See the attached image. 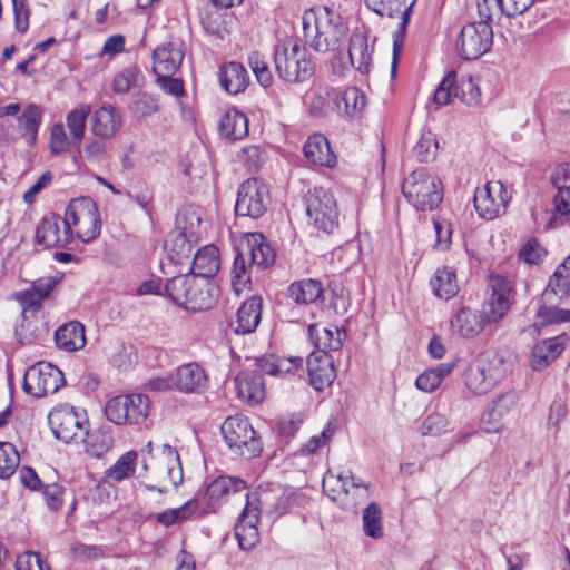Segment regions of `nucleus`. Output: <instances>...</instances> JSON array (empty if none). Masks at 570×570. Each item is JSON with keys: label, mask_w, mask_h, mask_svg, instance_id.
Listing matches in <instances>:
<instances>
[{"label": "nucleus", "mask_w": 570, "mask_h": 570, "mask_svg": "<svg viewBox=\"0 0 570 570\" xmlns=\"http://www.w3.org/2000/svg\"><path fill=\"white\" fill-rule=\"evenodd\" d=\"M164 291L176 305L191 312L210 309L218 297V287L210 279L193 273L171 277Z\"/></svg>", "instance_id": "f257e3e1"}, {"label": "nucleus", "mask_w": 570, "mask_h": 570, "mask_svg": "<svg viewBox=\"0 0 570 570\" xmlns=\"http://www.w3.org/2000/svg\"><path fill=\"white\" fill-rule=\"evenodd\" d=\"M302 24L305 41L317 52L338 49L347 31L340 13L327 7L318 11L306 10Z\"/></svg>", "instance_id": "f03ea898"}, {"label": "nucleus", "mask_w": 570, "mask_h": 570, "mask_svg": "<svg viewBox=\"0 0 570 570\" xmlns=\"http://www.w3.org/2000/svg\"><path fill=\"white\" fill-rule=\"evenodd\" d=\"M274 63L278 77L286 82H303L314 73V65L307 50L289 40L275 47Z\"/></svg>", "instance_id": "7ed1b4c3"}, {"label": "nucleus", "mask_w": 570, "mask_h": 570, "mask_svg": "<svg viewBox=\"0 0 570 570\" xmlns=\"http://www.w3.org/2000/svg\"><path fill=\"white\" fill-rule=\"evenodd\" d=\"M402 194L416 209L433 210L443 199V187L426 169L419 168L403 180Z\"/></svg>", "instance_id": "20e7f679"}, {"label": "nucleus", "mask_w": 570, "mask_h": 570, "mask_svg": "<svg viewBox=\"0 0 570 570\" xmlns=\"http://www.w3.org/2000/svg\"><path fill=\"white\" fill-rule=\"evenodd\" d=\"M202 219L196 210L186 209L180 212L176 218V226L165 242V248L168 252V258L175 264H181L184 259H189L193 250V243L199 236V226Z\"/></svg>", "instance_id": "39448f33"}, {"label": "nucleus", "mask_w": 570, "mask_h": 570, "mask_svg": "<svg viewBox=\"0 0 570 570\" xmlns=\"http://www.w3.org/2000/svg\"><path fill=\"white\" fill-rule=\"evenodd\" d=\"M220 434L236 455L252 459L259 455L263 450L259 436L244 415L228 416L220 426Z\"/></svg>", "instance_id": "423d86ee"}, {"label": "nucleus", "mask_w": 570, "mask_h": 570, "mask_svg": "<svg viewBox=\"0 0 570 570\" xmlns=\"http://www.w3.org/2000/svg\"><path fill=\"white\" fill-rule=\"evenodd\" d=\"M65 218L77 237L89 243L100 234L101 222L96 203L90 197H79L70 200Z\"/></svg>", "instance_id": "0eeeda50"}, {"label": "nucleus", "mask_w": 570, "mask_h": 570, "mask_svg": "<svg viewBox=\"0 0 570 570\" xmlns=\"http://www.w3.org/2000/svg\"><path fill=\"white\" fill-rule=\"evenodd\" d=\"M149 414V399L141 393L118 395L105 405L106 417L117 425L140 424Z\"/></svg>", "instance_id": "6e6552de"}, {"label": "nucleus", "mask_w": 570, "mask_h": 570, "mask_svg": "<svg viewBox=\"0 0 570 570\" xmlns=\"http://www.w3.org/2000/svg\"><path fill=\"white\" fill-rule=\"evenodd\" d=\"M306 213L313 225L331 234L338 227V210L332 193L323 187H315L305 197Z\"/></svg>", "instance_id": "1a4fd4ad"}, {"label": "nucleus", "mask_w": 570, "mask_h": 570, "mask_svg": "<svg viewBox=\"0 0 570 570\" xmlns=\"http://www.w3.org/2000/svg\"><path fill=\"white\" fill-rule=\"evenodd\" d=\"M365 3L368 9L380 17L395 18L397 14L401 16V22L393 35V61L391 69L392 75H394L396 72L399 55L404 46L406 29L415 0L410 4H406V0H365Z\"/></svg>", "instance_id": "9d476101"}, {"label": "nucleus", "mask_w": 570, "mask_h": 570, "mask_svg": "<svg viewBox=\"0 0 570 570\" xmlns=\"http://www.w3.org/2000/svg\"><path fill=\"white\" fill-rule=\"evenodd\" d=\"M493 31L487 21L471 22L462 27L456 38V50L464 60H475L492 47Z\"/></svg>", "instance_id": "9b49d317"}, {"label": "nucleus", "mask_w": 570, "mask_h": 570, "mask_svg": "<svg viewBox=\"0 0 570 570\" xmlns=\"http://www.w3.org/2000/svg\"><path fill=\"white\" fill-rule=\"evenodd\" d=\"M65 383L63 374L57 366L39 362L26 371L22 386L26 393L42 397L56 393Z\"/></svg>", "instance_id": "f8f14e48"}, {"label": "nucleus", "mask_w": 570, "mask_h": 570, "mask_svg": "<svg viewBox=\"0 0 570 570\" xmlns=\"http://www.w3.org/2000/svg\"><path fill=\"white\" fill-rule=\"evenodd\" d=\"M269 200L268 187L256 178L248 179L238 188L235 212L239 216L258 218L266 212Z\"/></svg>", "instance_id": "ddd939ff"}, {"label": "nucleus", "mask_w": 570, "mask_h": 570, "mask_svg": "<svg viewBox=\"0 0 570 570\" xmlns=\"http://www.w3.org/2000/svg\"><path fill=\"white\" fill-rule=\"evenodd\" d=\"M511 195L500 180L488 181L474 193V207L484 219L491 220L505 213Z\"/></svg>", "instance_id": "4468645a"}, {"label": "nucleus", "mask_w": 570, "mask_h": 570, "mask_svg": "<svg viewBox=\"0 0 570 570\" xmlns=\"http://www.w3.org/2000/svg\"><path fill=\"white\" fill-rule=\"evenodd\" d=\"M48 421L55 436L65 443H70L79 433L82 434L88 424L86 412L69 405L52 410Z\"/></svg>", "instance_id": "2eb2a0df"}, {"label": "nucleus", "mask_w": 570, "mask_h": 570, "mask_svg": "<svg viewBox=\"0 0 570 570\" xmlns=\"http://www.w3.org/2000/svg\"><path fill=\"white\" fill-rule=\"evenodd\" d=\"M248 501L259 509V513L264 512L272 520H276L289 510L292 494L279 484H262L255 492L247 495Z\"/></svg>", "instance_id": "dca6fc26"}, {"label": "nucleus", "mask_w": 570, "mask_h": 570, "mask_svg": "<svg viewBox=\"0 0 570 570\" xmlns=\"http://www.w3.org/2000/svg\"><path fill=\"white\" fill-rule=\"evenodd\" d=\"M488 289V309L484 311L488 318L492 322H499L510 311L514 303V291L510 281L501 275H491L489 277Z\"/></svg>", "instance_id": "f3484780"}, {"label": "nucleus", "mask_w": 570, "mask_h": 570, "mask_svg": "<svg viewBox=\"0 0 570 570\" xmlns=\"http://www.w3.org/2000/svg\"><path fill=\"white\" fill-rule=\"evenodd\" d=\"M36 243L45 248L63 247L72 239V229L66 218L56 214L45 216L36 229Z\"/></svg>", "instance_id": "a211bd4d"}, {"label": "nucleus", "mask_w": 570, "mask_h": 570, "mask_svg": "<svg viewBox=\"0 0 570 570\" xmlns=\"http://www.w3.org/2000/svg\"><path fill=\"white\" fill-rule=\"evenodd\" d=\"M306 366L309 384L317 392L330 387L336 377L334 360L328 353H311Z\"/></svg>", "instance_id": "6ab92c4d"}, {"label": "nucleus", "mask_w": 570, "mask_h": 570, "mask_svg": "<svg viewBox=\"0 0 570 570\" xmlns=\"http://www.w3.org/2000/svg\"><path fill=\"white\" fill-rule=\"evenodd\" d=\"M238 248L250 262V266L266 269L275 262V250L261 233L247 234Z\"/></svg>", "instance_id": "aec40b11"}, {"label": "nucleus", "mask_w": 570, "mask_h": 570, "mask_svg": "<svg viewBox=\"0 0 570 570\" xmlns=\"http://www.w3.org/2000/svg\"><path fill=\"white\" fill-rule=\"evenodd\" d=\"M246 488V482L240 478L220 475L210 482L202 498H197L206 502L207 510L202 513L214 512L222 503L225 497L230 493H237Z\"/></svg>", "instance_id": "412c9836"}, {"label": "nucleus", "mask_w": 570, "mask_h": 570, "mask_svg": "<svg viewBox=\"0 0 570 570\" xmlns=\"http://www.w3.org/2000/svg\"><path fill=\"white\" fill-rule=\"evenodd\" d=\"M258 520L259 509L253 507V502L248 501L234 528L235 537L242 550H250L258 543Z\"/></svg>", "instance_id": "4be33fe9"}, {"label": "nucleus", "mask_w": 570, "mask_h": 570, "mask_svg": "<svg viewBox=\"0 0 570 570\" xmlns=\"http://www.w3.org/2000/svg\"><path fill=\"white\" fill-rule=\"evenodd\" d=\"M208 382L205 370L195 362L180 365L174 374L175 390L183 393H203Z\"/></svg>", "instance_id": "5701e85b"}, {"label": "nucleus", "mask_w": 570, "mask_h": 570, "mask_svg": "<svg viewBox=\"0 0 570 570\" xmlns=\"http://www.w3.org/2000/svg\"><path fill=\"white\" fill-rule=\"evenodd\" d=\"M488 372V375L498 383L502 380L515 363L517 356L509 348H489L476 357Z\"/></svg>", "instance_id": "b1692460"}, {"label": "nucleus", "mask_w": 570, "mask_h": 570, "mask_svg": "<svg viewBox=\"0 0 570 570\" xmlns=\"http://www.w3.org/2000/svg\"><path fill=\"white\" fill-rule=\"evenodd\" d=\"M518 403V395L513 391L499 395L492 402V407L482 416V424L488 433H498L502 431L504 417L514 410Z\"/></svg>", "instance_id": "393cba45"}, {"label": "nucleus", "mask_w": 570, "mask_h": 570, "mask_svg": "<svg viewBox=\"0 0 570 570\" xmlns=\"http://www.w3.org/2000/svg\"><path fill=\"white\" fill-rule=\"evenodd\" d=\"M569 340V335L562 333L537 343L531 352V367L534 371L544 370L567 348Z\"/></svg>", "instance_id": "a878e982"}, {"label": "nucleus", "mask_w": 570, "mask_h": 570, "mask_svg": "<svg viewBox=\"0 0 570 570\" xmlns=\"http://www.w3.org/2000/svg\"><path fill=\"white\" fill-rule=\"evenodd\" d=\"M491 323L487 314L473 311L470 307H461L451 321L453 332L465 338H472L480 334L484 325Z\"/></svg>", "instance_id": "bb28decb"}, {"label": "nucleus", "mask_w": 570, "mask_h": 570, "mask_svg": "<svg viewBox=\"0 0 570 570\" xmlns=\"http://www.w3.org/2000/svg\"><path fill=\"white\" fill-rule=\"evenodd\" d=\"M184 56L181 45L178 42H167L156 47L153 52V70L155 75L176 73Z\"/></svg>", "instance_id": "cd10ccee"}, {"label": "nucleus", "mask_w": 570, "mask_h": 570, "mask_svg": "<svg viewBox=\"0 0 570 570\" xmlns=\"http://www.w3.org/2000/svg\"><path fill=\"white\" fill-rule=\"evenodd\" d=\"M121 127L122 116L110 105L101 106L91 117V131L100 139L112 138Z\"/></svg>", "instance_id": "c85d7f7f"}, {"label": "nucleus", "mask_w": 570, "mask_h": 570, "mask_svg": "<svg viewBox=\"0 0 570 570\" xmlns=\"http://www.w3.org/2000/svg\"><path fill=\"white\" fill-rule=\"evenodd\" d=\"M159 471L167 473L169 482L177 488L183 482V468L179 454L175 448L167 443L156 445L154 459Z\"/></svg>", "instance_id": "c756f323"}, {"label": "nucleus", "mask_w": 570, "mask_h": 570, "mask_svg": "<svg viewBox=\"0 0 570 570\" xmlns=\"http://www.w3.org/2000/svg\"><path fill=\"white\" fill-rule=\"evenodd\" d=\"M262 318V298L257 295L245 301L237 311L236 321L233 323L236 334L253 333Z\"/></svg>", "instance_id": "7c9ffc66"}, {"label": "nucleus", "mask_w": 570, "mask_h": 570, "mask_svg": "<svg viewBox=\"0 0 570 570\" xmlns=\"http://www.w3.org/2000/svg\"><path fill=\"white\" fill-rule=\"evenodd\" d=\"M237 395L249 404H257L265 397L264 379L262 374L244 371L235 379Z\"/></svg>", "instance_id": "2f4dec72"}, {"label": "nucleus", "mask_w": 570, "mask_h": 570, "mask_svg": "<svg viewBox=\"0 0 570 570\" xmlns=\"http://www.w3.org/2000/svg\"><path fill=\"white\" fill-rule=\"evenodd\" d=\"M542 296L546 301L556 298L562 302L570 298V255L557 266Z\"/></svg>", "instance_id": "473e14b6"}, {"label": "nucleus", "mask_w": 570, "mask_h": 570, "mask_svg": "<svg viewBox=\"0 0 570 570\" xmlns=\"http://www.w3.org/2000/svg\"><path fill=\"white\" fill-rule=\"evenodd\" d=\"M303 151L306 159L314 165L333 167L336 164V156L327 138L322 134L309 136L303 147Z\"/></svg>", "instance_id": "72a5a7b5"}, {"label": "nucleus", "mask_w": 570, "mask_h": 570, "mask_svg": "<svg viewBox=\"0 0 570 570\" xmlns=\"http://www.w3.org/2000/svg\"><path fill=\"white\" fill-rule=\"evenodd\" d=\"M219 83L230 95L243 92L249 82L245 67L235 61L224 63L218 72Z\"/></svg>", "instance_id": "f704fd0d"}, {"label": "nucleus", "mask_w": 570, "mask_h": 570, "mask_svg": "<svg viewBox=\"0 0 570 570\" xmlns=\"http://www.w3.org/2000/svg\"><path fill=\"white\" fill-rule=\"evenodd\" d=\"M42 117L43 109L40 106L30 102L17 118L20 137L24 138L28 146H33L36 144Z\"/></svg>", "instance_id": "c9c22d12"}, {"label": "nucleus", "mask_w": 570, "mask_h": 570, "mask_svg": "<svg viewBox=\"0 0 570 570\" xmlns=\"http://www.w3.org/2000/svg\"><path fill=\"white\" fill-rule=\"evenodd\" d=\"M56 344L60 350L75 352L86 345L85 326L78 321H70L55 333Z\"/></svg>", "instance_id": "e433bc0d"}, {"label": "nucleus", "mask_w": 570, "mask_h": 570, "mask_svg": "<svg viewBox=\"0 0 570 570\" xmlns=\"http://www.w3.org/2000/svg\"><path fill=\"white\" fill-rule=\"evenodd\" d=\"M219 269L218 249L214 245H207L198 249L194 255L191 266L187 273L210 279Z\"/></svg>", "instance_id": "4c0bfd02"}, {"label": "nucleus", "mask_w": 570, "mask_h": 570, "mask_svg": "<svg viewBox=\"0 0 570 570\" xmlns=\"http://www.w3.org/2000/svg\"><path fill=\"white\" fill-rule=\"evenodd\" d=\"M333 102L340 112L350 117L358 115L366 105L365 95L356 87L333 90Z\"/></svg>", "instance_id": "58836bf2"}, {"label": "nucleus", "mask_w": 570, "mask_h": 570, "mask_svg": "<svg viewBox=\"0 0 570 570\" xmlns=\"http://www.w3.org/2000/svg\"><path fill=\"white\" fill-rule=\"evenodd\" d=\"M464 384L475 395L487 394L497 384L478 358H475L463 374Z\"/></svg>", "instance_id": "ea45409f"}, {"label": "nucleus", "mask_w": 570, "mask_h": 570, "mask_svg": "<svg viewBox=\"0 0 570 570\" xmlns=\"http://www.w3.org/2000/svg\"><path fill=\"white\" fill-rule=\"evenodd\" d=\"M219 132L229 140H240L248 135L247 116L237 110L229 109L220 118Z\"/></svg>", "instance_id": "a19ab883"}, {"label": "nucleus", "mask_w": 570, "mask_h": 570, "mask_svg": "<svg viewBox=\"0 0 570 570\" xmlns=\"http://www.w3.org/2000/svg\"><path fill=\"white\" fill-rule=\"evenodd\" d=\"M309 337L317 347L316 353H328V351H338L343 345L345 332L338 328L318 327L315 324L308 326Z\"/></svg>", "instance_id": "79ce46f5"}, {"label": "nucleus", "mask_w": 570, "mask_h": 570, "mask_svg": "<svg viewBox=\"0 0 570 570\" xmlns=\"http://www.w3.org/2000/svg\"><path fill=\"white\" fill-rule=\"evenodd\" d=\"M322 293V283L312 278L293 282L286 289V296L298 305L314 303Z\"/></svg>", "instance_id": "37998d69"}, {"label": "nucleus", "mask_w": 570, "mask_h": 570, "mask_svg": "<svg viewBox=\"0 0 570 570\" xmlns=\"http://www.w3.org/2000/svg\"><path fill=\"white\" fill-rule=\"evenodd\" d=\"M348 57L353 67L361 73H367L372 63V51L368 49L364 33H353L350 38Z\"/></svg>", "instance_id": "c03bdc74"}, {"label": "nucleus", "mask_w": 570, "mask_h": 570, "mask_svg": "<svg viewBox=\"0 0 570 570\" xmlns=\"http://www.w3.org/2000/svg\"><path fill=\"white\" fill-rule=\"evenodd\" d=\"M430 284L433 294L445 301L454 297L459 293L456 275L452 268L446 266L436 269Z\"/></svg>", "instance_id": "a18cd8bd"}, {"label": "nucleus", "mask_w": 570, "mask_h": 570, "mask_svg": "<svg viewBox=\"0 0 570 570\" xmlns=\"http://www.w3.org/2000/svg\"><path fill=\"white\" fill-rule=\"evenodd\" d=\"M86 433L85 450L92 458L104 456L112 446L114 439L111 432L105 428L83 431Z\"/></svg>", "instance_id": "49530a36"}, {"label": "nucleus", "mask_w": 570, "mask_h": 570, "mask_svg": "<svg viewBox=\"0 0 570 570\" xmlns=\"http://www.w3.org/2000/svg\"><path fill=\"white\" fill-rule=\"evenodd\" d=\"M226 17L227 14L222 13L217 8H207L200 12V24L208 36L224 40L229 35Z\"/></svg>", "instance_id": "de8ad7c7"}, {"label": "nucleus", "mask_w": 570, "mask_h": 570, "mask_svg": "<svg viewBox=\"0 0 570 570\" xmlns=\"http://www.w3.org/2000/svg\"><path fill=\"white\" fill-rule=\"evenodd\" d=\"M253 268L254 266H250V262L247 257L243 255V252L239 248H237L230 273L232 287L236 294H240L250 283Z\"/></svg>", "instance_id": "09e8293b"}, {"label": "nucleus", "mask_w": 570, "mask_h": 570, "mask_svg": "<svg viewBox=\"0 0 570 570\" xmlns=\"http://www.w3.org/2000/svg\"><path fill=\"white\" fill-rule=\"evenodd\" d=\"M362 527L365 535L381 539L384 535L382 510L375 502H371L362 513Z\"/></svg>", "instance_id": "8fccbe9b"}, {"label": "nucleus", "mask_w": 570, "mask_h": 570, "mask_svg": "<svg viewBox=\"0 0 570 570\" xmlns=\"http://www.w3.org/2000/svg\"><path fill=\"white\" fill-rule=\"evenodd\" d=\"M199 499H191L176 509H167L157 515V522L164 527L181 523L189 519L197 510Z\"/></svg>", "instance_id": "3c124183"}, {"label": "nucleus", "mask_w": 570, "mask_h": 570, "mask_svg": "<svg viewBox=\"0 0 570 570\" xmlns=\"http://www.w3.org/2000/svg\"><path fill=\"white\" fill-rule=\"evenodd\" d=\"M90 114L89 105H80L67 115V127L73 140L80 142L85 136L86 121Z\"/></svg>", "instance_id": "603ef678"}, {"label": "nucleus", "mask_w": 570, "mask_h": 570, "mask_svg": "<svg viewBox=\"0 0 570 570\" xmlns=\"http://www.w3.org/2000/svg\"><path fill=\"white\" fill-rule=\"evenodd\" d=\"M136 458V452H126L110 469L107 470L106 476L115 482H121L129 478L135 472Z\"/></svg>", "instance_id": "864d4df0"}, {"label": "nucleus", "mask_w": 570, "mask_h": 570, "mask_svg": "<svg viewBox=\"0 0 570 570\" xmlns=\"http://www.w3.org/2000/svg\"><path fill=\"white\" fill-rule=\"evenodd\" d=\"M20 456L14 445L9 442H0V478L8 479L17 470Z\"/></svg>", "instance_id": "5fc2aeb1"}, {"label": "nucleus", "mask_w": 570, "mask_h": 570, "mask_svg": "<svg viewBox=\"0 0 570 570\" xmlns=\"http://www.w3.org/2000/svg\"><path fill=\"white\" fill-rule=\"evenodd\" d=\"M14 298L21 306V315L24 322L29 317H33L42 307L41 296L31 288L14 293Z\"/></svg>", "instance_id": "6e6d98bb"}, {"label": "nucleus", "mask_w": 570, "mask_h": 570, "mask_svg": "<svg viewBox=\"0 0 570 570\" xmlns=\"http://www.w3.org/2000/svg\"><path fill=\"white\" fill-rule=\"evenodd\" d=\"M439 142L435 136L431 132H424L419 141L413 147V154L421 163H429L434 160L438 154Z\"/></svg>", "instance_id": "4d7b16f0"}, {"label": "nucleus", "mask_w": 570, "mask_h": 570, "mask_svg": "<svg viewBox=\"0 0 570 570\" xmlns=\"http://www.w3.org/2000/svg\"><path fill=\"white\" fill-rule=\"evenodd\" d=\"M455 71H450L440 82L434 91L433 101L438 106L450 104L454 98H458L459 90L455 87Z\"/></svg>", "instance_id": "13d9d810"}, {"label": "nucleus", "mask_w": 570, "mask_h": 570, "mask_svg": "<svg viewBox=\"0 0 570 570\" xmlns=\"http://www.w3.org/2000/svg\"><path fill=\"white\" fill-rule=\"evenodd\" d=\"M331 100H333V91H313L305 96V104L314 117L325 116L331 108Z\"/></svg>", "instance_id": "bf43d9fd"}, {"label": "nucleus", "mask_w": 570, "mask_h": 570, "mask_svg": "<svg viewBox=\"0 0 570 570\" xmlns=\"http://www.w3.org/2000/svg\"><path fill=\"white\" fill-rule=\"evenodd\" d=\"M455 87L459 90L458 98L468 106H475L480 101L481 91L472 76L455 79Z\"/></svg>", "instance_id": "052dcab7"}, {"label": "nucleus", "mask_w": 570, "mask_h": 570, "mask_svg": "<svg viewBox=\"0 0 570 570\" xmlns=\"http://www.w3.org/2000/svg\"><path fill=\"white\" fill-rule=\"evenodd\" d=\"M129 109L136 118L144 119L158 111L157 99L147 92H142L132 99Z\"/></svg>", "instance_id": "680f3d73"}, {"label": "nucleus", "mask_w": 570, "mask_h": 570, "mask_svg": "<svg viewBox=\"0 0 570 570\" xmlns=\"http://www.w3.org/2000/svg\"><path fill=\"white\" fill-rule=\"evenodd\" d=\"M554 213L549 218L547 226L549 228H557L559 226L560 216L570 215V188L557 189L552 199Z\"/></svg>", "instance_id": "e2e57ef3"}, {"label": "nucleus", "mask_w": 570, "mask_h": 570, "mask_svg": "<svg viewBox=\"0 0 570 570\" xmlns=\"http://www.w3.org/2000/svg\"><path fill=\"white\" fill-rule=\"evenodd\" d=\"M336 481L340 483V489L345 494L348 493L350 487L352 488H364L367 490L368 485L361 479L354 476L351 471L342 472L335 475L332 471H327L323 478V488L326 489L327 484Z\"/></svg>", "instance_id": "0e129e2a"}, {"label": "nucleus", "mask_w": 570, "mask_h": 570, "mask_svg": "<svg viewBox=\"0 0 570 570\" xmlns=\"http://www.w3.org/2000/svg\"><path fill=\"white\" fill-rule=\"evenodd\" d=\"M248 65L252 68L257 81L263 87H269L273 82V76L268 68V62L265 60L264 56L259 52H252L248 56Z\"/></svg>", "instance_id": "69168bd1"}, {"label": "nucleus", "mask_w": 570, "mask_h": 570, "mask_svg": "<svg viewBox=\"0 0 570 570\" xmlns=\"http://www.w3.org/2000/svg\"><path fill=\"white\" fill-rule=\"evenodd\" d=\"M433 226L436 236L434 247L440 250H448L451 246L453 234L452 224L443 217H433Z\"/></svg>", "instance_id": "338daca9"}, {"label": "nucleus", "mask_w": 570, "mask_h": 570, "mask_svg": "<svg viewBox=\"0 0 570 570\" xmlns=\"http://www.w3.org/2000/svg\"><path fill=\"white\" fill-rule=\"evenodd\" d=\"M16 570H50V567L39 553L27 551L17 558Z\"/></svg>", "instance_id": "774afa93"}]
</instances>
